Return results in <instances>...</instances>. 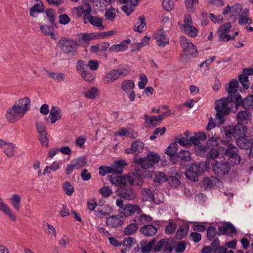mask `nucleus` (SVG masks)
<instances>
[{"instance_id": "nucleus-1", "label": "nucleus", "mask_w": 253, "mask_h": 253, "mask_svg": "<svg viewBox=\"0 0 253 253\" xmlns=\"http://www.w3.org/2000/svg\"><path fill=\"white\" fill-rule=\"evenodd\" d=\"M235 100L228 96L223 97L215 102V109L216 111L215 119L219 124L225 122V116L229 115L234 105Z\"/></svg>"}, {"instance_id": "nucleus-2", "label": "nucleus", "mask_w": 253, "mask_h": 253, "mask_svg": "<svg viewBox=\"0 0 253 253\" xmlns=\"http://www.w3.org/2000/svg\"><path fill=\"white\" fill-rule=\"evenodd\" d=\"M159 160L160 156L158 154L151 152L145 157L137 158L136 157H135L133 158V162L139 164L142 168L144 171L141 172V174L144 177L149 178V176L151 177V174L150 173V171H147L146 169L152 168L155 163L159 162Z\"/></svg>"}, {"instance_id": "nucleus-3", "label": "nucleus", "mask_w": 253, "mask_h": 253, "mask_svg": "<svg viewBox=\"0 0 253 253\" xmlns=\"http://www.w3.org/2000/svg\"><path fill=\"white\" fill-rule=\"evenodd\" d=\"M226 137L228 139L227 142L231 141L232 137L237 140L244 136L246 134L247 127L246 125L237 124L235 126H229L224 128Z\"/></svg>"}, {"instance_id": "nucleus-4", "label": "nucleus", "mask_w": 253, "mask_h": 253, "mask_svg": "<svg viewBox=\"0 0 253 253\" xmlns=\"http://www.w3.org/2000/svg\"><path fill=\"white\" fill-rule=\"evenodd\" d=\"M186 169L185 174L186 178L191 181L196 182L198 180V177L205 171L206 164L204 162L193 163Z\"/></svg>"}, {"instance_id": "nucleus-5", "label": "nucleus", "mask_w": 253, "mask_h": 253, "mask_svg": "<svg viewBox=\"0 0 253 253\" xmlns=\"http://www.w3.org/2000/svg\"><path fill=\"white\" fill-rule=\"evenodd\" d=\"M130 73L129 67L125 65L117 69H114L108 72L103 78V81L105 84H108L117 80L120 77L127 76Z\"/></svg>"}, {"instance_id": "nucleus-6", "label": "nucleus", "mask_w": 253, "mask_h": 253, "mask_svg": "<svg viewBox=\"0 0 253 253\" xmlns=\"http://www.w3.org/2000/svg\"><path fill=\"white\" fill-rule=\"evenodd\" d=\"M211 165L214 173L220 178L228 175L231 169L230 164L224 161H214Z\"/></svg>"}, {"instance_id": "nucleus-7", "label": "nucleus", "mask_w": 253, "mask_h": 253, "mask_svg": "<svg viewBox=\"0 0 253 253\" xmlns=\"http://www.w3.org/2000/svg\"><path fill=\"white\" fill-rule=\"evenodd\" d=\"M127 164L124 160L115 161L110 166H101L99 168V174L101 176H104L108 173L116 172L118 173H122L123 167L126 166Z\"/></svg>"}, {"instance_id": "nucleus-8", "label": "nucleus", "mask_w": 253, "mask_h": 253, "mask_svg": "<svg viewBox=\"0 0 253 253\" xmlns=\"http://www.w3.org/2000/svg\"><path fill=\"white\" fill-rule=\"evenodd\" d=\"M58 46L63 53L69 55L74 56L77 52V44L71 39L62 38L58 42Z\"/></svg>"}, {"instance_id": "nucleus-9", "label": "nucleus", "mask_w": 253, "mask_h": 253, "mask_svg": "<svg viewBox=\"0 0 253 253\" xmlns=\"http://www.w3.org/2000/svg\"><path fill=\"white\" fill-rule=\"evenodd\" d=\"M116 193L120 198L129 201L135 199L137 196L135 189L126 183L119 187Z\"/></svg>"}, {"instance_id": "nucleus-10", "label": "nucleus", "mask_w": 253, "mask_h": 253, "mask_svg": "<svg viewBox=\"0 0 253 253\" xmlns=\"http://www.w3.org/2000/svg\"><path fill=\"white\" fill-rule=\"evenodd\" d=\"M221 143L224 146H221L219 149L220 153L228 158V160L238 155L239 150L233 144L226 141H222Z\"/></svg>"}, {"instance_id": "nucleus-11", "label": "nucleus", "mask_w": 253, "mask_h": 253, "mask_svg": "<svg viewBox=\"0 0 253 253\" xmlns=\"http://www.w3.org/2000/svg\"><path fill=\"white\" fill-rule=\"evenodd\" d=\"M221 143L224 146H221L219 149L220 153L228 158V160L238 155L239 150L233 144L226 141H222Z\"/></svg>"}, {"instance_id": "nucleus-12", "label": "nucleus", "mask_w": 253, "mask_h": 253, "mask_svg": "<svg viewBox=\"0 0 253 253\" xmlns=\"http://www.w3.org/2000/svg\"><path fill=\"white\" fill-rule=\"evenodd\" d=\"M25 114L26 113H24L21 109L17 106V103H15L12 107L7 110L6 118L8 122L12 123L22 118Z\"/></svg>"}, {"instance_id": "nucleus-13", "label": "nucleus", "mask_w": 253, "mask_h": 253, "mask_svg": "<svg viewBox=\"0 0 253 253\" xmlns=\"http://www.w3.org/2000/svg\"><path fill=\"white\" fill-rule=\"evenodd\" d=\"M36 128L39 134V140L42 146L48 147V139L46 126L42 122H36Z\"/></svg>"}, {"instance_id": "nucleus-14", "label": "nucleus", "mask_w": 253, "mask_h": 253, "mask_svg": "<svg viewBox=\"0 0 253 253\" xmlns=\"http://www.w3.org/2000/svg\"><path fill=\"white\" fill-rule=\"evenodd\" d=\"M78 39L76 41L77 47H87L89 45L90 41L95 39L94 33H81L77 35Z\"/></svg>"}, {"instance_id": "nucleus-15", "label": "nucleus", "mask_w": 253, "mask_h": 253, "mask_svg": "<svg viewBox=\"0 0 253 253\" xmlns=\"http://www.w3.org/2000/svg\"><path fill=\"white\" fill-rule=\"evenodd\" d=\"M180 42L183 51L186 55H194L197 54L196 46L190 42V40L185 36H181Z\"/></svg>"}, {"instance_id": "nucleus-16", "label": "nucleus", "mask_w": 253, "mask_h": 253, "mask_svg": "<svg viewBox=\"0 0 253 253\" xmlns=\"http://www.w3.org/2000/svg\"><path fill=\"white\" fill-rule=\"evenodd\" d=\"M234 105L236 108L242 106L243 108L248 110L253 108V95H249L245 99H243L241 95H238L235 98Z\"/></svg>"}, {"instance_id": "nucleus-17", "label": "nucleus", "mask_w": 253, "mask_h": 253, "mask_svg": "<svg viewBox=\"0 0 253 253\" xmlns=\"http://www.w3.org/2000/svg\"><path fill=\"white\" fill-rule=\"evenodd\" d=\"M141 209L139 206L133 204H126L124 206L119 213L125 217H129L135 213L139 214L141 212Z\"/></svg>"}, {"instance_id": "nucleus-18", "label": "nucleus", "mask_w": 253, "mask_h": 253, "mask_svg": "<svg viewBox=\"0 0 253 253\" xmlns=\"http://www.w3.org/2000/svg\"><path fill=\"white\" fill-rule=\"evenodd\" d=\"M208 140L207 141L206 146H200V150L205 154L206 151H208L209 148H215L217 147V142L219 138L218 135L215 133L213 134L211 132L210 133H208Z\"/></svg>"}, {"instance_id": "nucleus-19", "label": "nucleus", "mask_w": 253, "mask_h": 253, "mask_svg": "<svg viewBox=\"0 0 253 253\" xmlns=\"http://www.w3.org/2000/svg\"><path fill=\"white\" fill-rule=\"evenodd\" d=\"M218 235H225L231 236L232 234H236L237 231L234 225L230 222H224L218 228Z\"/></svg>"}, {"instance_id": "nucleus-20", "label": "nucleus", "mask_w": 253, "mask_h": 253, "mask_svg": "<svg viewBox=\"0 0 253 253\" xmlns=\"http://www.w3.org/2000/svg\"><path fill=\"white\" fill-rule=\"evenodd\" d=\"M237 145L241 149L248 150L251 149L253 144V139L246 134L236 140Z\"/></svg>"}, {"instance_id": "nucleus-21", "label": "nucleus", "mask_w": 253, "mask_h": 253, "mask_svg": "<svg viewBox=\"0 0 253 253\" xmlns=\"http://www.w3.org/2000/svg\"><path fill=\"white\" fill-rule=\"evenodd\" d=\"M175 158L177 160V163L180 162V166L184 168L186 167V162H189L191 160L190 153L188 150H182L178 152Z\"/></svg>"}, {"instance_id": "nucleus-22", "label": "nucleus", "mask_w": 253, "mask_h": 253, "mask_svg": "<svg viewBox=\"0 0 253 253\" xmlns=\"http://www.w3.org/2000/svg\"><path fill=\"white\" fill-rule=\"evenodd\" d=\"M124 222V217L120 214L110 216L106 220L107 225L113 228H116L122 225Z\"/></svg>"}, {"instance_id": "nucleus-23", "label": "nucleus", "mask_w": 253, "mask_h": 253, "mask_svg": "<svg viewBox=\"0 0 253 253\" xmlns=\"http://www.w3.org/2000/svg\"><path fill=\"white\" fill-rule=\"evenodd\" d=\"M238 81L236 79H233L229 82L228 87L226 88V91L228 93V96L235 100L236 96L240 95L238 92Z\"/></svg>"}, {"instance_id": "nucleus-24", "label": "nucleus", "mask_w": 253, "mask_h": 253, "mask_svg": "<svg viewBox=\"0 0 253 253\" xmlns=\"http://www.w3.org/2000/svg\"><path fill=\"white\" fill-rule=\"evenodd\" d=\"M178 145L176 142L170 143L165 150V153L169 155L172 164L177 163V160L175 158L176 154L178 153Z\"/></svg>"}, {"instance_id": "nucleus-25", "label": "nucleus", "mask_w": 253, "mask_h": 253, "mask_svg": "<svg viewBox=\"0 0 253 253\" xmlns=\"http://www.w3.org/2000/svg\"><path fill=\"white\" fill-rule=\"evenodd\" d=\"M252 114L248 110L240 111L237 114V124L245 125L251 120Z\"/></svg>"}, {"instance_id": "nucleus-26", "label": "nucleus", "mask_w": 253, "mask_h": 253, "mask_svg": "<svg viewBox=\"0 0 253 253\" xmlns=\"http://www.w3.org/2000/svg\"><path fill=\"white\" fill-rule=\"evenodd\" d=\"M131 42V40L127 39L122 41L118 44H114L109 48L110 52H118L119 51H125L128 48V45Z\"/></svg>"}, {"instance_id": "nucleus-27", "label": "nucleus", "mask_w": 253, "mask_h": 253, "mask_svg": "<svg viewBox=\"0 0 253 253\" xmlns=\"http://www.w3.org/2000/svg\"><path fill=\"white\" fill-rule=\"evenodd\" d=\"M122 173H118L114 172L108 177L109 180L112 184L120 187L123 184H125V180L124 176H121Z\"/></svg>"}, {"instance_id": "nucleus-28", "label": "nucleus", "mask_w": 253, "mask_h": 253, "mask_svg": "<svg viewBox=\"0 0 253 253\" xmlns=\"http://www.w3.org/2000/svg\"><path fill=\"white\" fill-rule=\"evenodd\" d=\"M140 231L145 236L152 237L157 233V229L152 224H148L142 226L140 228Z\"/></svg>"}, {"instance_id": "nucleus-29", "label": "nucleus", "mask_w": 253, "mask_h": 253, "mask_svg": "<svg viewBox=\"0 0 253 253\" xmlns=\"http://www.w3.org/2000/svg\"><path fill=\"white\" fill-rule=\"evenodd\" d=\"M140 243L142 246L141 249L142 253H149L154 248L156 240L153 239L147 243V240H142Z\"/></svg>"}, {"instance_id": "nucleus-30", "label": "nucleus", "mask_w": 253, "mask_h": 253, "mask_svg": "<svg viewBox=\"0 0 253 253\" xmlns=\"http://www.w3.org/2000/svg\"><path fill=\"white\" fill-rule=\"evenodd\" d=\"M112 212V209L108 205H106L102 208H98L95 211V215L99 218H102L110 215Z\"/></svg>"}, {"instance_id": "nucleus-31", "label": "nucleus", "mask_w": 253, "mask_h": 253, "mask_svg": "<svg viewBox=\"0 0 253 253\" xmlns=\"http://www.w3.org/2000/svg\"><path fill=\"white\" fill-rule=\"evenodd\" d=\"M143 201H148L152 203L158 204L155 199V195L153 191L149 188H143L141 192Z\"/></svg>"}, {"instance_id": "nucleus-32", "label": "nucleus", "mask_w": 253, "mask_h": 253, "mask_svg": "<svg viewBox=\"0 0 253 253\" xmlns=\"http://www.w3.org/2000/svg\"><path fill=\"white\" fill-rule=\"evenodd\" d=\"M136 243L135 239L132 237L125 238L123 241L122 245L125 247L121 250V253H126V251H129L133 244Z\"/></svg>"}, {"instance_id": "nucleus-33", "label": "nucleus", "mask_w": 253, "mask_h": 253, "mask_svg": "<svg viewBox=\"0 0 253 253\" xmlns=\"http://www.w3.org/2000/svg\"><path fill=\"white\" fill-rule=\"evenodd\" d=\"M61 111L59 108L56 106H52L48 116V118L51 120V123H55L57 120L61 118Z\"/></svg>"}, {"instance_id": "nucleus-34", "label": "nucleus", "mask_w": 253, "mask_h": 253, "mask_svg": "<svg viewBox=\"0 0 253 253\" xmlns=\"http://www.w3.org/2000/svg\"><path fill=\"white\" fill-rule=\"evenodd\" d=\"M152 220V217L148 215L140 214L139 216L135 217L133 221L136 223L137 226L142 224H145L150 222Z\"/></svg>"}, {"instance_id": "nucleus-35", "label": "nucleus", "mask_w": 253, "mask_h": 253, "mask_svg": "<svg viewBox=\"0 0 253 253\" xmlns=\"http://www.w3.org/2000/svg\"><path fill=\"white\" fill-rule=\"evenodd\" d=\"M155 39L159 47H164L166 44L169 43V41L166 38V35L162 31L156 34Z\"/></svg>"}, {"instance_id": "nucleus-36", "label": "nucleus", "mask_w": 253, "mask_h": 253, "mask_svg": "<svg viewBox=\"0 0 253 253\" xmlns=\"http://www.w3.org/2000/svg\"><path fill=\"white\" fill-rule=\"evenodd\" d=\"M30 106V100L29 97H25L18 100L17 106L21 109L24 113H26L29 109Z\"/></svg>"}, {"instance_id": "nucleus-37", "label": "nucleus", "mask_w": 253, "mask_h": 253, "mask_svg": "<svg viewBox=\"0 0 253 253\" xmlns=\"http://www.w3.org/2000/svg\"><path fill=\"white\" fill-rule=\"evenodd\" d=\"M134 87V82L132 80H125L122 83L121 89L127 94L133 90Z\"/></svg>"}, {"instance_id": "nucleus-38", "label": "nucleus", "mask_w": 253, "mask_h": 253, "mask_svg": "<svg viewBox=\"0 0 253 253\" xmlns=\"http://www.w3.org/2000/svg\"><path fill=\"white\" fill-rule=\"evenodd\" d=\"M36 2L37 3L30 9V15L33 17H35L34 12L40 13L44 10V5L42 1L36 0Z\"/></svg>"}, {"instance_id": "nucleus-39", "label": "nucleus", "mask_w": 253, "mask_h": 253, "mask_svg": "<svg viewBox=\"0 0 253 253\" xmlns=\"http://www.w3.org/2000/svg\"><path fill=\"white\" fill-rule=\"evenodd\" d=\"M0 209L3 213L8 215L13 221H15L16 220L15 216L13 215L9 206L3 202V200L1 198H0Z\"/></svg>"}, {"instance_id": "nucleus-40", "label": "nucleus", "mask_w": 253, "mask_h": 253, "mask_svg": "<svg viewBox=\"0 0 253 253\" xmlns=\"http://www.w3.org/2000/svg\"><path fill=\"white\" fill-rule=\"evenodd\" d=\"M188 230L189 226L186 224L180 226L176 233V238L178 240L183 238L188 233Z\"/></svg>"}, {"instance_id": "nucleus-41", "label": "nucleus", "mask_w": 253, "mask_h": 253, "mask_svg": "<svg viewBox=\"0 0 253 253\" xmlns=\"http://www.w3.org/2000/svg\"><path fill=\"white\" fill-rule=\"evenodd\" d=\"M182 30L191 37H195L197 35V29L193 25H182L181 27Z\"/></svg>"}, {"instance_id": "nucleus-42", "label": "nucleus", "mask_w": 253, "mask_h": 253, "mask_svg": "<svg viewBox=\"0 0 253 253\" xmlns=\"http://www.w3.org/2000/svg\"><path fill=\"white\" fill-rule=\"evenodd\" d=\"M220 147L211 148H209L208 151H206L205 153H207V159L208 160L211 159L213 161H215L214 159L218 157L219 152H220L219 149Z\"/></svg>"}, {"instance_id": "nucleus-43", "label": "nucleus", "mask_w": 253, "mask_h": 253, "mask_svg": "<svg viewBox=\"0 0 253 253\" xmlns=\"http://www.w3.org/2000/svg\"><path fill=\"white\" fill-rule=\"evenodd\" d=\"M169 238H166L161 239L158 241L154 247V251L158 252L164 250L167 245L169 244Z\"/></svg>"}, {"instance_id": "nucleus-44", "label": "nucleus", "mask_w": 253, "mask_h": 253, "mask_svg": "<svg viewBox=\"0 0 253 253\" xmlns=\"http://www.w3.org/2000/svg\"><path fill=\"white\" fill-rule=\"evenodd\" d=\"M49 77L52 78L56 82H62L65 79V76L63 73L53 72L46 71Z\"/></svg>"}, {"instance_id": "nucleus-45", "label": "nucleus", "mask_w": 253, "mask_h": 253, "mask_svg": "<svg viewBox=\"0 0 253 253\" xmlns=\"http://www.w3.org/2000/svg\"><path fill=\"white\" fill-rule=\"evenodd\" d=\"M146 26V23L145 17L140 16L139 18V21L134 25V30L139 33H142Z\"/></svg>"}, {"instance_id": "nucleus-46", "label": "nucleus", "mask_w": 253, "mask_h": 253, "mask_svg": "<svg viewBox=\"0 0 253 253\" xmlns=\"http://www.w3.org/2000/svg\"><path fill=\"white\" fill-rule=\"evenodd\" d=\"M139 226L136 223L133 222L127 225L124 230V234L126 235H130L138 230Z\"/></svg>"}, {"instance_id": "nucleus-47", "label": "nucleus", "mask_w": 253, "mask_h": 253, "mask_svg": "<svg viewBox=\"0 0 253 253\" xmlns=\"http://www.w3.org/2000/svg\"><path fill=\"white\" fill-rule=\"evenodd\" d=\"M15 145L12 143H7L3 150L6 156L10 158L14 156Z\"/></svg>"}, {"instance_id": "nucleus-48", "label": "nucleus", "mask_w": 253, "mask_h": 253, "mask_svg": "<svg viewBox=\"0 0 253 253\" xmlns=\"http://www.w3.org/2000/svg\"><path fill=\"white\" fill-rule=\"evenodd\" d=\"M219 179L215 176L210 177H205L202 181V184L206 188L211 189L213 185V182Z\"/></svg>"}, {"instance_id": "nucleus-49", "label": "nucleus", "mask_w": 253, "mask_h": 253, "mask_svg": "<svg viewBox=\"0 0 253 253\" xmlns=\"http://www.w3.org/2000/svg\"><path fill=\"white\" fill-rule=\"evenodd\" d=\"M218 231L217 232L215 227L211 226L207 228V239L209 241H211L214 239L216 235H218Z\"/></svg>"}, {"instance_id": "nucleus-50", "label": "nucleus", "mask_w": 253, "mask_h": 253, "mask_svg": "<svg viewBox=\"0 0 253 253\" xmlns=\"http://www.w3.org/2000/svg\"><path fill=\"white\" fill-rule=\"evenodd\" d=\"M88 22L93 26L97 27H101V29H103L104 27L102 25V20L97 16H91L87 19Z\"/></svg>"}, {"instance_id": "nucleus-51", "label": "nucleus", "mask_w": 253, "mask_h": 253, "mask_svg": "<svg viewBox=\"0 0 253 253\" xmlns=\"http://www.w3.org/2000/svg\"><path fill=\"white\" fill-rule=\"evenodd\" d=\"M41 32L46 35H50L51 38H54V34L53 32V28L49 25H41L40 27Z\"/></svg>"}, {"instance_id": "nucleus-52", "label": "nucleus", "mask_w": 253, "mask_h": 253, "mask_svg": "<svg viewBox=\"0 0 253 253\" xmlns=\"http://www.w3.org/2000/svg\"><path fill=\"white\" fill-rule=\"evenodd\" d=\"M75 166L76 169H80L85 165L87 162L84 157H80L75 160L72 161Z\"/></svg>"}, {"instance_id": "nucleus-53", "label": "nucleus", "mask_w": 253, "mask_h": 253, "mask_svg": "<svg viewBox=\"0 0 253 253\" xmlns=\"http://www.w3.org/2000/svg\"><path fill=\"white\" fill-rule=\"evenodd\" d=\"M131 146L132 150L136 154L140 153L143 149L144 144L140 141H135L132 143Z\"/></svg>"}, {"instance_id": "nucleus-54", "label": "nucleus", "mask_w": 253, "mask_h": 253, "mask_svg": "<svg viewBox=\"0 0 253 253\" xmlns=\"http://www.w3.org/2000/svg\"><path fill=\"white\" fill-rule=\"evenodd\" d=\"M20 201L21 198L20 196L17 194H13L10 198L11 204L17 211H19Z\"/></svg>"}, {"instance_id": "nucleus-55", "label": "nucleus", "mask_w": 253, "mask_h": 253, "mask_svg": "<svg viewBox=\"0 0 253 253\" xmlns=\"http://www.w3.org/2000/svg\"><path fill=\"white\" fill-rule=\"evenodd\" d=\"M99 92V90L96 87H92L88 91L84 92V97L86 98L94 99L96 98V95Z\"/></svg>"}, {"instance_id": "nucleus-56", "label": "nucleus", "mask_w": 253, "mask_h": 253, "mask_svg": "<svg viewBox=\"0 0 253 253\" xmlns=\"http://www.w3.org/2000/svg\"><path fill=\"white\" fill-rule=\"evenodd\" d=\"M156 179L155 181L158 182L159 183H162L166 181H169L170 179H168L166 174L163 172H157L155 174Z\"/></svg>"}, {"instance_id": "nucleus-57", "label": "nucleus", "mask_w": 253, "mask_h": 253, "mask_svg": "<svg viewBox=\"0 0 253 253\" xmlns=\"http://www.w3.org/2000/svg\"><path fill=\"white\" fill-rule=\"evenodd\" d=\"M198 3V0H185V3L187 11L190 13L193 12L195 10V4Z\"/></svg>"}, {"instance_id": "nucleus-58", "label": "nucleus", "mask_w": 253, "mask_h": 253, "mask_svg": "<svg viewBox=\"0 0 253 253\" xmlns=\"http://www.w3.org/2000/svg\"><path fill=\"white\" fill-rule=\"evenodd\" d=\"M45 13L46 16L48 17V20L50 23L54 26H56L55 23V19L54 15V11L51 8H48L45 10Z\"/></svg>"}, {"instance_id": "nucleus-59", "label": "nucleus", "mask_w": 253, "mask_h": 253, "mask_svg": "<svg viewBox=\"0 0 253 253\" xmlns=\"http://www.w3.org/2000/svg\"><path fill=\"white\" fill-rule=\"evenodd\" d=\"M239 80L245 89H248L250 85L248 77L245 74L240 75L238 77Z\"/></svg>"}, {"instance_id": "nucleus-60", "label": "nucleus", "mask_w": 253, "mask_h": 253, "mask_svg": "<svg viewBox=\"0 0 253 253\" xmlns=\"http://www.w3.org/2000/svg\"><path fill=\"white\" fill-rule=\"evenodd\" d=\"M144 119L146 124L152 125L153 126H157V122H158V121L156 119V116L153 115L149 117L148 115L147 114H145L144 115Z\"/></svg>"}, {"instance_id": "nucleus-61", "label": "nucleus", "mask_w": 253, "mask_h": 253, "mask_svg": "<svg viewBox=\"0 0 253 253\" xmlns=\"http://www.w3.org/2000/svg\"><path fill=\"white\" fill-rule=\"evenodd\" d=\"M177 228V224L174 222H171L166 227L165 232L168 234H171L174 232Z\"/></svg>"}, {"instance_id": "nucleus-62", "label": "nucleus", "mask_w": 253, "mask_h": 253, "mask_svg": "<svg viewBox=\"0 0 253 253\" xmlns=\"http://www.w3.org/2000/svg\"><path fill=\"white\" fill-rule=\"evenodd\" d=\"M162 6L165 10L170 11L174 7V3L171 0H164L162 2Z\"/></svg>"}, {"instance_id": "nucleus-63", "label": "nucleus", "mask_w": 253, "mask_h": 253, "mask_svg": "<svg viewBox=\"0 0 253 253\" xmlns=\"http://www.w3.org/2000/svg\"><path fill=\"white\" fill-rule=\"evenodd\" d=\"M115 9L111 7V9H106L105 13V17L106 19L113 20L116 17Z\"/></svg>"}, {"instance_id": "nucleus-64", "label": "nucleus", "mask_w": 253, "mask_h": 253, "mask_svg": "<svg viewBox=\"0 0 253 253\" xmlns=\"http://www.w3.org/2000/svg\"><path fill=\"white\" fill-rule=\"evenodd\" d=\"M83 10L84 8L82 6H79L73 8L72 9V13L73 14V16L76 19L79 18L83 14Z\"/></svg>"}]
</instances>
